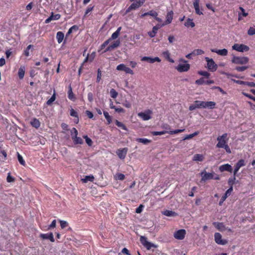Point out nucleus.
Returning a JSON list of instances; mask_svg holds the SVG:
<instances>
[{"instance_id":"obj_39","label":"nucleus","mask_w":255,"mask_h":255,"mask_svg":"<svg viewBox=\"0 0 255 255\" xmlns=\"http://www.w3.org/2000/svg\"><path fill=\"white\" fill-rule=\"evenodd\" d=\"M68 98L72 101H75L76 98L75 97L72 92V88L71 87H69V89L68 91Z\"/></svg>"},{"instance_id":"obj_5","label":"nucleus","mask_w":255,"mask_h":255,"mask_svg":"<svg viewBox=\"0 0 255 255\" xmlns=\"http://www.w3.org/2000/svg\"><path fill=\"white\" fill-rule=\"evenodd\" d=\"M205 59L207 62V67L209 71L214 72L217 70V65L215 63L213 59L205 57Z\"/></svg>"},{"instance_id":"obj_64","label":"nucleus","mask_w":255,"mask_h":255,"mask_svg":"<svg viewBox=\"0 0 255 255\" xmlns=\"http://www.w3.org/2000/svg\"><path fill=\"white\" fill-rule=\"evenodd\" d=\"M242 94L245 96L246 97H248L249 98L253 100V101H255V97H253L252 96L246 93H245V92H243Z\"/></svg>"},{"instance_id":"obj_29","label":"nucleus","mask_w":255,"mask_h":255,"mask_svg":"<svg viewBox=\"0 0 255 255\" xmlns=\"http://www.w3.org/2000/svg\"><path fill=\"white\" fill-rule=\"evenodd\" d=\"M121 29H122L121 27H118V29H117V30L112 34L111 38H110L109 39H110V41L112 40L116 39L119 36V35H120Z\"/></svg>"},{"instance_id":"obj_24","label":"nucleus","mask_w":255,"mask_h":255,"mask_svg":"<svg viewBox=\"0 0 255 255\" xmlns=\"http://www.w3.org/2000/svg\"><path fill=\"white\" fill-rule=\"evenodd\" d=\"M200 0H195L193 2V6L195 8V12L198 15L203 14V12L199 8Z\"/></svg>"},{"instance_id":"obj_32","label":"nucleus","mask_w":255,"mask_h":255,"mask_svg":"<svg viewBox=\"0 0 255 255\" xmlns=\"http://www.w3.org/2000/svg\"><path fill=\"white\" fill-rule=\"evenodd\" d=\"M94 177L92 175L85 176L84 178H82L81 180L83 183H87L88 181L93 182L94 180Z\"/></svg>"},{"instance_id":"obj_52","label":"nucleus","mask_w":255,"mask_h":255,"mask_svg":"<svg viewBox=\"0 0 255 255\" xmlns=\"http://www.w3.org/2000/svg\"><path fill=\"white\" fill-rule=\"evenodd\" d=\"M197 108H199L198 105L196 103V101H195L194 104H192L189 106V110L190 111H193Z\"/></svg>"},{"instance_id":"obj_50","label":"nucleus","mask_w":255,"mask_h":255,"mask_svg":"<svg viewBox=\"0 0 255 255\" xmlns=\"http://www.w3.org/2000/svg\"><path fill=\"white\" fill-rule=\"evenodd\" d=\"M126 66L124 64H121L117 66L116 69L118 71H124Z\"/></svg>"},{"instance_id":"obj_54","label":"nucleus","mask_w":255,"mask_h":255,"mask_svg":"<svg viewBox=\"0 0 255 255\" xmlns=\"http://www.w3.org/2000/svg\"><path fill=\"white\" fill-rule=\"evenodd\" d=\"M84 138H85L87 144L89 146H91L93 143L92 140L90 138H89L87 135L84 136Z\"/></svg>"},{"instance_id":"obj_23","label":"nucleus","mask_w":255,"mask_h":255,"mask_svg":"<svg viewBox=\"0 0 255 255\" xmlns=\"http://www.w3.org/2000/svg\"><path fill=\"white\" fill-rule=\"evenodd\" d=\"M60 16L61 15L59 14H54V13L52 12L50 16H49L45 20V23H48L52 20H58L60 18Z\"/></svg>"},{"instance_id":"obj_12","label":"nucleus","mask_w":255,"mask_h":255,"mask_svg":"<svg viewBox=\"0 0 255 255\" xmlns=\"http://www.w3.org/2000/svg\"><path fill=\"white\" fill-rule=\"evenodd\" d=\"M214 237L215 242L218 245H225L228 243L227 240L222 239V235L219 233H216Z\"/></svg>"},{"instance_id":"obj_44","label":"nucleus","mask_w":255,"mask_h":255,"mask_svg":"<svg viewBox=\"0 0 255 255\" xmlns=\"http://www.w3.org/2000/svg\"><path fill=\"white\" fill-rule=\"evenodd\" d=\"M17 158L19 162L22 165L24 166L25 165V162L23 159L22 156L17 152Z\"/></svg>"},{"instance_id":"obj_31","label":"nucleus","mask_w":255,"mask_h":255,"mask_svg":"<svg viewBox=\"0 0 255 255\" xmlns=\"http://www.w3.org/2000/svg\"><path fill=\"white\" fill-rule=\"evenodd\" d=\"M146 15H150L152 17L156 16V15H158V13L157 12H156L155 11L152 10H150L148 12H145V13L142 14L140 16L141 18H142L144 16H146Z\"/></svg>"},{"instance_id":"obj_51","label":"nucleus","mask_w":255,"mask_h":255,"mask_svg":"<svg viewBox=\"0 0 255 255\" xmlns=\"http://www.w3.org/2000/svg\"><path fill=\"white\" fill-rule=\"evenodd\" d=\"M198 74L207 78L209 77L210 76V74L207 71H200L198 72Z\"/></svg>"},{"instance_id":"obj_26","label":"nucleus","mask_w":255,"mask_h":255,"mask_svg":"<svg viewBox=\"0 0 255 255\" xmlns=\"http://www.w3.org/2000/svg\"><path fill=\"white\" fill-rule=\"evenodd\" d=\"M233 187H230V188L226 191L225 195L222 197L221 201L219 202V205H222L223 202L227 199L228 196L233 191Z\"/></svg>"},{"instance_id":"obj_63","label":"nucleus","mask_w":255,"mask_h":255,"mask_svg":"<svg viewBox=\"0 0 255 255\" xmlns=\"http://www.w3.org/2000/svg\"><path fill=\"white\" fill-rule=\"evenodd\" d=\"M248 103L250 105L251 107V110L255 114V105L253 104L251 102H248Z\"/></svg>"},{"instance_id":"obj_45","label":"nucleus","mask_w":255,"mask_h":255,"mask_svg":"<svg viewBox=\"0 0 255 255\" xmlns=\"http://www.w3.org/2000/svg\"><path fill=\"white\" fill-rule=\"evenodd\" d=\"M110 95L112 98L115 99L118 96V92L114 89H112L110 90Z\"/></svg>"},{"instance_id":"obj_48","label":"nucleus","mask_w":255,"mask_h":255,"mask_svg":"<svg viewBox=\"0 0 255 255\" xmlns=\"http://www.w3.org/2000/svg\"><path fill=\"white\" fill-rule=\"evenodd\" d=\"M248 34L249 35H253L255 34V26L250 27L248 31Z\"/></svg>"},{"instance_id":"obj_19","label":"nucleus","mask_w":255,"mask_h":255,"mask_svg":"<svg viewBox=\"0 0 255 255\" xmlns=\"http://www.w3.org/2000/svg\"><path fill=\"white\" fill-rule=\"evenodd\" d=\"M219 169L221 172L228 171L232 172L233 170L232 166L228 163L221 165L219 167Z\"/></svg>"},{"instance_id":"obj_22","label":"nucleus","mask_w":255,"mask_h":255,"mask_svg":"<svg viewBox=\"0 0 255 255\" xmlns=\"http://www.w3.org/2000/svg\"><path fill=\"white\" fill-rule=\"evenodd\" d=\"M120 44V41L119 40H117L115 41H114L113 43L111 44L109 46H108L106 50H105V52H107L108 51H111L118 46H119Z\"/></svg>"},{"instance_id":"obj_62","label":"nucleus","mask_w":255,"mask_h":255,"mask_svg":"<svg viewBox=\"0 0 255 255\" xmlns=\"http://www.w3.org/2000/svg\"><path fill=\"white\" fill-rule=\"evenodd\" d=\"M110 42V39H108L107 40L105 41L101 46V48L103 49L107 45H108V44Z\"/></svg>"},{"instance_id":"obj_49","label":"nucleus","mask_w":255,"mask_h":255,"mask_svg":"<svg viewBox=\"0 0 255 255\" xmlns=\"http://www.w3.org/2000/svg\"><path fill=\"white\" fill-rule=\"evenodd\" d=\"M59 222L60 223V226L62 229H64L68 226V222L65 221L59 220Z\"/></svg>"},{"instance_id":"obj_7","label":"nucleus","mask_w":255,"mask_h":255,"mask_svg":"<svg viewBox=\"0 0 255 255\" xmlns=\"http://www.w3.org/2000/svg\"><path fill=\"white\" fill-rule=\"evenodd\" d=\"M249 62V58L247 57L233 56L232 62L236 64H245Z\"/></svg>"},{"instance_id":"obj_37","label":"nucleus","mask_w":255,"mask_h":255,"mask_svg":"<svg viewBox=\"0 0 255 255\" xmlns=\"http://www.w3.org/2000/svg\"><path fill=\"white\" fill-rule=\"evenodd\" d=\"M70 114L71 116L75 117V122L77 124L79 122V118L78 117L77 113L73 109L70 110Z\"/></svg>"},{"instance_id":"obj_33","label":"nucleus","mask_w":255,"mask_h":255,"mask_svg":"<svg viewBox=\"0 0 255 255\" xmlns=\"http://www.w3.org/2000/svg\"><path fill=\"white\" fill-rule=\"evenodd\" d=\"M25 74V67L24 66H21L18 72V75L20 79H22Z\"/></svg>"},{"instance_id":"obj_13","label":"nucleus","mask_w":255,"mask_h":255,"mask_svg":"<svg viewBox=\"0 0 255 255\" xmlns=\"http://www.w3.org/2000/svg\"><path fill=\"white\" fill-rule=\"evenodd\" d=\"M200 174L201 176V180L205 181L209 179H213L215 173L214 172L208 173L205 170H204L201 172Z\"/></svg>"},{"instance_id":"obj_30","label":"nucleus","mask_w":255,"mask_h":255,"mask_svg":"<svg viewBox=\"0 0 255 255\" xmlns=\"http://www.w3.org/2000/svg\"><path fill=\"white\" fill-rule=\"evenodd\" d=\"M64 37V33L61 31H58L56 34V39L58 43H61Z\"/></svg>"},{"instance_id":"obj_35","label":"nucleus","mask_w":255,"mask_h":255,"mask_svg":"<svg viewBox=\"0 0 255 255\" xmlns=\"http://www.w3.org/2000/svg\"><path fill=\"white\" fill-rule=\"evenodd\" d=\"M30 123L31 125L35 128H38L40 126V122L36 119L32 120Z\"/></svg>"},{"instance_id":"obj_10","label":"nucleus","mask_w":255,"mask_h":255,"mask_svg":"<svg viewBox=\"0 0 255 255\" xmlns=\"http://www.w3.org/2000/svg\"><path fill=\"white\" fill-rule=\"evenodd\" d=\"M144 1H145V0H143L142 1L139 0V1H136V2L132 3L128 7V8L126 10V13L127 14V13L129 12L131 10H132L133 9H135L138 8L139 7H140L141 5H142L144 3Z\"/></svg>"},{"instance_id":"obj_36","label":"nucleus","mask_w":255,"mask_h":255,"mask_svg":"<svg viewBox=\"0 0 255 255\" xmlns=\"http://www.w3.org/2000/svg\"><path fill=\"white\" fill-rule=\"evenodd\" d=\"M184 25L186 27H193L195 26V23L192 19L188 18L186 22H185Z\"/></svg>"},{"instance_id":"obj_11","label":"nucleus","mask_w":255,"mask_h":255,"mask_svg":"<svg viewBox=\"0 0 255 255\" xmlns=\"http://www.w3.org/2000/svg\"><path fill=\"white\" fill-rule=\"evenodd\" d=\"M186 232L184 229H180L176 232L173 234L174 237L178 240L184 239L185 237Z\"/></svg>"},{"instance_id":"obj_27","label":"nucleus","mask_w":255,"mask_h":255,"mask_svg":"<svg viewBox=\"0 0 255 255\" xmlns=\"http://www.w3.org/2000/svg\"><path fill=\"white\" fill-rule=\"evenodd\" d=\"M173 12L172 11H170L168 12L166 15V20L164 23H163L165 25L169 24L171 22L172 20L173 19Z\"/></svg>"},{"instance_id":"obj_15","label":"nucleus","mask_w":255,"mask_h":255,"mask_svg":"<svg viewBox=\"0 0 255 255\" xmlns=\"http://www.w3.org/2000/svg\"><path fill=\"white\" fill-rule=\"evenodd\" d=\"M164 25V24H157V25H156L155 26L153 27L151 31L148 32V33H147L148 35L151 38L154 37L155 36V35L156 34L158 30Z\"/></svg>"},{"instance_id":"obj_18","label":"nucleus","mask_w":255,"mask_h":255,"mask_svg":"<svg viewBox=\"0 0 255 255\" xmlns=\"http://www.w3.org/2000/svg\"><path fill=\"white\" fill-rule=\"evenodd\" d=\"M128 152V148H120L119 149L116 153L118 156V157L121 159H124L126 156L127 153Z\"/></svg>"},{"instance_id":"obj_20","label":"nucleus","mask_w":255,"mask_h":255,"mask_svg":"<svg viewBox=\"0 0 255 255\" xmlns=\"http://www.w3.org/2000/svg\"><path fill=\"white\" fill-rule=\"evenodd\" d=\"M40 238L43 240H49L51 242H54L55 241L53 235L52 233L47 234H41L40 235Z\"/></svg>"},{"instance_id":"obj_43","label":"nucleus","mask_w":255,"mask_h":255,"mask_svg":"<svg viewBox=\"0 0 255 255\" xmlns=\"http://www.w3.org/2000/svg\"><path fill=\"white\" fill-rule=\"evenodd\" d=\"M56 99V95L55 92L51 97L47 101L46 103L48 105H51Z\"/></svg>"},{"instance_id":"obj_59","label":"nucleus","mask_w":255,"mask_h":255,"mask_svg":"<svg viewBox=\"0 0 255 255\" xmlns=\"http://www.w3.org/2000/svg\"><path fill=\"white\" fill-rule=\"evenodd\" d=\"M222 148H224L227 153H231V150L229 146H228L227 143L225 145H224Z\"/></svg>"},{"instance_id":"obj_4","label":"nucleus","mask_w":255,"mask_h":255,"mask_svg":"<svg viewBox=\"0 0 255 255\" xmlns=\"http://www.w3.org/2000/svg\"><path fill=\"white\" fill-rule=\"evenodd\" d=\"M78 134L77 130L75 128H72L71 130V135L73 142L76 144H82L83 142V139L81 137L77 136Z\"/></svg>"},{"instance_id":"obj_60","label":"nucleus","mask_w":255,"mask_h":255,"mask_svg":"<svg viewBox=\"0 0 255 255\" xmlns=\"http://www.w3.org/2000/svg\"><path fill=\"white\" fill-rule=\"evenodd\" d=\"M102 77V73L100 69H98V73H97V81L98 82H99L101 79Z\"/></svg>"},{"instance_id":"obj_6","label":"nucleus","mask_w":255,"mask_h":255,"mask_svg":"<svg viewBox=\"0 0 255 255\" xmlns=\"http://www.w3.org/2000/svg\"><path fill=\"white\" fill-rule=\"evenodd\" d=\"M152 112L150 110H147L144 112H139L137 114L139 118H141L143 121H148L151 119Z\"/></svg>"},{"instance_id":"obj_38","label":"nucleus","mask_w":255,"mask_h":255,"mask_svg":"<svg viewBox=\"0 0 255 255\" xmlns=\"http://www.w3.org/2000/svg\"><path fill=\"white\" fill-rule=\"evenodd\" d=\"M124 174L120 173H117L114 175V178L116 180H123L125 179Z\"/></svg>"},{"instance_id":"obj_25","label":"nucleus","mask_w":255,"mask_h":255,"mask_svg":"<svg viewBox=\"0 0 255 255\" xmlns=\"http://www.w3.org/2000/svg\"><path fill=\"white\" fill-rule=\"evenodd\" d=\"M205 159V156L202 154H195L192 157V160L196 162L203 161Z\"/></svg>"},{"instance_id":"obj_58","label":"nucleus","mask_w":255,"mask_h":255,"mask_svg":"<svg viewBox=\"0 0 255 255\" xmlns=\"http://www.w3.org/2000/svg\"><path fill=\"white\" fill-rule=\"evenodd\" d=\"M127 74H129L131 75H133L134 74L133 71L130 69L129 68L126 66L125 70L124 71Z\"/></svg>"},{"instance_id":"obj_57","label":"nucleus","mask_w":255,"mask_h":255,"mask_svg":"<svg viewBox=\"0 0 255 255\" xmlns=\"http://www.w3.org/2000/svg\"><path fill=\"white\" fill-rule=\"evenodd\" d=\"M236 176L234 175V177L232 178H229L228 183L230 185H231V187H232L233 185L235 183V181L236 180Z\"/></svg>"},{"instance_id":"obj_21","label":"nucleus","mask_w":255,"mask_h":255,"mask_svg":"<svg viewBox=\"0 0 255 255\" xmlns=\"http://www.w3.org/2000/svg\"><path fill=\"white\" fill-rule=\"evenodd\" d=\"M211 51L212 52L216 53L217 54L223 56L227 55L228 53L227 49L225 48L223 49H211Z\"/></svg>"},{"instance_id":"obj_1","label":"nucleus","mask_w":255,"mask_h":255,"mask_svg":"<svg viewBox=\"0 0 255 255\" xmlns=\"http://www.w3.org/2000/svg\"><path fill=\"white\" fill-rule=\"evenodd\" d=\"M179 61L183 62V63H179L176 67L175 69L179 72H187L189 70L190 67L189 64L187 63V61L181 58Z\"/></svg>"},{"instance_id":"obj_53","label":"nucleus","mask_w":255,"mask_h":255,"mask_svg":"<svg viewBox=\"0 0 255 255\" xmlns=\"http://www.w3.org/2000/svg\"><path fill=\"white\" fill-rule=\"evenodd\" d=\"M184 131V129H176L174 130H170L168 131V133L170 134H176L179 132H181Z\"/></svg>"},{"instance_id":"obj_34","label":"nucleus","mask_w":255,"mask_h":255,"mask_svg":"<svg viewBox=\"0 0 255 255\" xmlns=\"http://www.w3.org/2000/svg\"><path fill=\"white\" fill-rule=\"evenodd\" d=\"M135 140L138 142H141L143 144H147L151 142L150 140L145 138H137Z\"/></svg>"},{"instance_id":"obj_3","label":"nucleus","mask_w":255,"mask_h":255,"mask_svg":"<svg viewBox=\"0 0 255 255\" xmlns=\"http://www.w3.org/2000/svg\"><path fill=\"white\" fill-rule=\"evenodd\" d=\"M227 133H224L222 135H219L217 137V140L218 143L216 145V147L218 148H222L228 142V138L227 137Z\"/></svg>"},{"instance_id":"obj_46","label":"nucleus","mask_w":255,"mask_h":255,"mask_svg":"<svg viewBox=\"0 0 255 255\" xmlns=\"http://www.w3.org/2000/svg\"><path fill=\"white\" fill-rule=\"evenodd\" d=\"M104 115L107 120L108 124H110L112 122V118L111 116L107 112H104Z\"/></svg>"},{"instance_id":"obj_8","label":"nucleus","mask_w":255,"mask_h":255,"mask_svg":"<svg viewBox=\"0 0 255 255\" xmlns=\"http://www.w3.org/2000/svg\"><path fill=\"white\" fill-rule=\"evenodd\" d=\"M232 49L238 52H243L249 51V47L243 44H235L232 46Z\"/></svg>"},{"instance_id":"obj_28","label":"nucleus","mask_w":255,"mask_h":255,"mask_svg":"<svg viewBox=\"0 0 255 255\" xmlns=\"http://www.w3.org/2000/svg\"><path fill=\"white\" fill-rule=\"evenodd\" d=\"M162 214L167 217H175L177 215V214L175 212L170 210H165L162 211Z\"/></svg>"},{"instance_id":"obj_61","label":"nucleus","mask_w":255,"mask_h":255,"mask_svg":"<svg viewBox=\"0 0 255 255\" xmlns=\"http://www.w3.org/2000/svg\"><path fill=\"white\" fill-rule=\"evenodd\" d=\"M88 99L91 103L93 101V95L92 93L90 92L88 94Z\"/></svg>"},{"instance_id":"obj_17","label":"nucleus","mask_w":255,"mask_h":255,"mask_svg":"<svg viewBox=\"0 0 255 255\" xmlns=\"http://www.w3.org/2000/svg\"><path fill=\"white\" fill-rule=\"evenodd\" d=\"M213 225L220 231L223 232L226 230L231 232V230L228 228H226L225 226L222 223L214 222Z\"/></svg>"},{"instance_id":"obj_14","label":"nucleus","mask_w":255,"mask_h":255,"mask_svg":"<svg viewBox=\"0 0 255 255\" xmlns=\"http://www.w3.org/2000/svg\"><path fill=\"white\" fill-rule=\"evenodd\" d=\"M141 60L142 61H146L149 63H153L155 62H160L161 60L158 57L152 58L151 57L144 56L141 58Z\"/></svg>"},{"instance_id":"obj_40","label":"nucleus","mask_w":255,"mask_h":255,"mask_svg":"<svg viewBox=\"0 0 255 255\" xmlns=\"http://www.w3.org/2000/svg\"><path fill=\"white\" fill-rule=\"evenodd\" d=\"M168 133V130H163V131H152L151 132V134L153 135H163V134H164L165 133Z\"/></svg>"},{"instance_id":"obj_16","label":"nucleus","mask_w":255,"mask_h":255,"mask_svg":"<svg viewBox=\"0 0 255 255\" xmlns=\"http://www.w3.org/2000/svg\"><path fill=\"white\" fill-rule=\"evenodd\" d=\"M246 165L245 161L244 159H240L238 161L235 166L234 175L236 176L240 168Z\"/></svg>"},{"instance_id":"obj_41","label":"nucleus","mask_w":255,"mask_h":255,"mask_svg":"<svg viewBox=\"0 0 255 255\" xmlns=\"http://www.w3.org/2000/svg\"><path fill=\"white\" fill-rule=\"evenodd\" d=\"M116 125L118 127H120V128H122L123 129L125 130H128V129H127V127H126V126L125 125H124L122 123L118 121V120L116 121Z\"/></svg>"},{"instance_id":"obj_56","label":"nucleus","mask_w":255,"mask_h":255,"mask_svg":"<svg viewBox=\"0 0 255 255\" xmlns=\"http://www.w3.org/2000/svg\"><path fill=\"white\" fill-rule=\"evenodd\" d=\"M32 45H29L26 49L24 50V54L26 56H28L29 55V51L30 50V49L32 47Z\"/></svg>"},{"instance_id":"obj_42","label":"nucleus","mask_w":255,"mask_h":255,"mask_svg":"<svg viewBox=\"0 0 255 255\" xmlns=\"http://www.w3.org/2000/svg\"><path fill=\"white\" fill-rule=\"evenodd\" d=\"M204 53V51L200 49H195L193 51V55H202Z\"/></svg>"},{"instance_id":"obj_2","label":"nucleus","mask_w":255,"mask_h":255,"mask_svg":"<svg viewBox=\"0 0 255 255\" xmlns=\"http://www.w3.org/2000/svg\"><path fill=\"white\" fill-rule=\"evenodd\" d=\"M196 103L198 104L199 108H208L210 109H213L216 106V103L212 101L204 102L196 101Z\"/></svg>"},{"instance_id":"obj_55","label":"nucleus","mask_w":255,"mask_h":255,"mask_svg":"<svg viewBox=\"0 0 255 255\" xmlns=\"http://www.w3.org/2000/svg\"><path fill=\"white\" fill-rule=\"evenodd\" d=\"M195 83L197 85H201L203 84L204 83H205V82L204 81V78H201L198 80H196Z\"/></svg>"},{"instance_id":"obj_9","label":"nucleus","mask_w":255,"mask_h":255,"mask_svg":"<svg viewBox=\"0 0 255 255\" xmlns=\"http://www.w3.org/2000/svg\"><path fill=\"white\" fill-rule=\"evenodd\" d=\"M140 241L141 243L148 250H150L151 248L156 247L155 245L147 241V238L144 236L140 237Z\"/></svg>"},{"instance_id":"obj_47","label":"nucleus","mask_w":255,"mask_h":255,"mask_svg":"<svg viewBox=\"0 0 255 255\" xmlns=\"http://www.w3.org/2000/svg\"><path fill=\"white\" fill-rule=\"evenodd\" d=\"M78 29V27L77 25H73L68 30L67 35L70 34L73 31H76Z\"/></svg>"}]
</instances>
